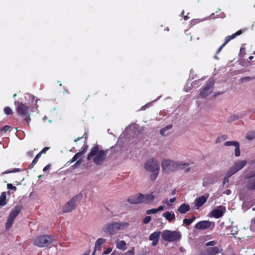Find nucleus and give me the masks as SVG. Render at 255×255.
Instances as JSON below:
<instances>
[{"mask_svg":"<svg viewBox=\"0 0 255 255\" xmlns=\"http://www.w3.org/2000/svg\"><path fill=\"white\" fill-rule=\"evenodd\" d=\"M106 155L107 150H99V145H96L91 148L88 155L87 160H90L94 156L93 162L97 165H100L106 159Z\"/></svg>","mask_w":255,"mask_h":255,"instance_id":"1","label":"nucleus"},{"mask_svg":"<svg viewBox=\"0 0 255 255\" xmlns=\"http://www.w3.org/2000/svg\"><path fill=\"white\" fill-rule=\"evenodd\" d=\"M189 165L188 163L176 162L169 159L164 160L161 163L162 171L164 173H168L179 169H183Z\"/></svg>","mask_w":255,"mask_h":255,"instance_id":"2","label":"nucleus"},{"mask_svg":"<svg viewBox=\"0 0 255 255\" xmlns=\"http://www.w3.org/2000/svg\"><path fill=\"white\" fill-rule=\"evenodd\" d=\"M144 168L146 171L151 172L150 180L152 181H155L158 176L160 170L159 162L153 158H150L145 163Z\"/></svg>","mask_w":255,"mask_h":255,"instance_id":"3","label":"nucleus"},{"mask_svg":"<svg viewBox=\"0 0 255 255\" xmlns=\"http://www.w3.org/2000/svg\"><path fill=\"white\" fill-rule=\"evenodd\" d=\"M14 105L16 106V111L17 114L22 116H26L24 121L29 125V123L31 121L30 115L28 114L29 107L18 101L14 102Z\"/></svg>","mask_w":255,"mask_h":255,"instance_id":"4","label":"nucleus"},{"mask_svg":"<svg viewBox=\"0 0 255 255\" xmlns=\"http://www.w3.org/2000/svg\"><path fill=\"white\" fill-rule=\"evenodd\" d=\"M53 240L51 236L42 235L36 237L33 242V244L40 248L47 247L53 243Z\"/></svg>","mask_w":255,"mask_h":255,"instance_id":"5","label":"nucleus"},{"mask_svg":"<svg viewBox=\"0 0 255 255\" xmlns=\"http://www.w3.org/2000/svg\"><path fill=\"white\" fill-rule=\"evenodd\" d=\"M161 237L163 240L171 242L179 240L181 238V234L179 231L166 230L163 231Z\"/></svg>","mask_w":255,"mask_h":255,"instance_id":"6","label":"nucleus"},{"mask_svg":"<svg viewBox=\"0 0 255 255\" xmlns=\"http://www.w3.org/2000/svg\"><path fill=\"white\" fill-rule=\"evenodd\" d=\"M82 197L83 196L81 194H78L74 196L63 206V212L68 213L72 211V210L76 208V203L80 202Z\"/></svg>","mask_w":255,"mask_h":255,"instance_id":"7","label":"nucleus"},{"mask_svg":"<svg viewBox=\"0 0 255 255\" xmlns=\"http://www.w3.org/2000/svg\"><path fill=\"white\" fill-rule=\"evenodd\" d=\"M215 225V223L214 222L204 220L198 222L195 226V229L200 230H205L208 229L212 230Z\"/></svg>","mask_w":255,"mask_h":255,"instance_id":"8","label":"nucleus"},{"mask_svg":"<svg viewBox=\"0 0 255 255\" xmlns=\"http://www.w3.org/2000/svg\"><path fill=\"white\" fill-rule=\"evenodd\" d=\"M214 82L213 80L209 79L205 84L204 88L200 92V96L202 98H205L213 92Z\"/></svg>","mask_w":255,"mask_h":255,"instance_id":"9","label":"nucleus"},{"mask_svg":"<svg viewBox=\"0 0 255 255\" xmlns=\"http://www.w3.org/2000/svg\"><path fill=\"white\" fill-rule=\"evenodd\" d=\"M118 226H119V222L109 223L105 226L103 230L105 232L108 233L111 235H113L119 230Z\"/></svg>","mask_w":255,"mask_h":255,"instance_id":"10","label":"nucleus"},{"mask_svg":"<svg viewBox=\"0 0 255 255\" xmlns=\"http://www.w3.org/2000/svg\"><path fill=\"white\" fill-rule=\"evenodd\" d=\"M139 197L140 199V204H150L152 203L155 199V196L153 193L146 194L139 193Z\"/></svg>","mask_w":255,"mask_h":255,"instance_id":"11","label":"nucleus"},{"mask_svg":"<svg viewBox=\"0 0 255 255\" xmlns=\"http://www.w3.org/2000/svg\"><path fill=\"white\" fill-rule=\"evenodd\" d=\"M224 145L226 146L233 145L235 147V155L238 157L241 154V151L240 148V144L237 141H228L224 143Z\"/></svg>","mask_w":255,"mask_h":255,"instance_id":"12","label":"nucleus"},{"mask_svg":"<svg viewBox=\"0 0 255 255\" xmlns=\"http://www.w3.org/2000/svg\"><path fill=\"white\" fill-rule=\"evenodd\" d=\"M222 250L219 247H212L207 248L204 253V255H216L218 254Z\"/></svg>","mask_w":255,"mask_h":255,"instance_id":"13","label":"nucleus"},{"mask_svg":"<svg viewBox=\"0 0 255 255\" xmlns=\"http://www.w3.org/2000/svg\"><path fill=\"white\" fill-rule=\"evenodd\" d=\"M22 209V207L20 205L16 206L11 211L9 217L14 219L20 213Z\"/></svg>","mask_w":255,"mask_h":255,"instance_id":"14","label":"nucleus"},{"mask_svg":"<svg viewBox=\"0 0 255 255\" xmlns=\"http://www.w3.org/2000/svg\"><path fill=\"white\" fill-rule=\"evenodd\" d=\"M246 29H240L238 31H237L235 33L229 35L228 36H226L225 38V42L224 43L227 44L229 41H230L231 40L234 39L237 36H239L242 34L244 31H245Z\"/></svg>","mask_w":255,"mask_h":255,"instance_id":"15","label":"nucleus"},{"mask_svg":"<svg viewBox=\"0 0 255 255\" xmlns=\"http://www.w3.org/2000/svg\"><path fill=\"white\" fill-rule=\"evenodd\" d=\"M246 29H240L238 31H237L235 33L229 35L228 36H226L225 38V42L224 43L227 44L229 41H230L231 40L234 39L237 36H239L242 34L244 31H245Z\"/></svg>","mask_w":255,"mask_h":255,"instance_id":"16","label":"nucleus"},{"mask_svg":"<svg viewBox=\"0 0 255 255\" xmlns=\"http://www.w3.org/2000/svg\"><path fill=\"white\" fill-rule=\"evenodd\" d=\"M140 201V199L139 197V193L136 195L129 197L127 200V201L131 204H139Z\"/></svg>","mask_w":255,"mask_h":255,"instance_id":"17","label":"nucleus"},{"mask_svg":"<svg viewBox=\"0 0 255 255\" xmlns=\"http://www.w3.org/2000/svg\"><path fill=\"white\" fill-rule=\"evenodd\" d=\"M247 161L246 160L238 161L234 163L233 167L235 169V172H237L245 167Z\"/></svg>","mask_w":255,"mask_h":255,"instance_id":"18","label":"nucleus"},{"mask_svg":"<svg viewBox=\"0 0 255 255\" xmlns=\"http://www.w3.org/2000/svg\"><path fill=\"white\" fill-rule=\"evenodd\" d=\"M207 200V198L204 196H202L196 199L195 201V206L197 208L202 206L204 204Z\"/></svg>","mask_w":255,"mask_h":255,"instance_id":"19","label":"nucleus"},{"mask_svg":"<svg viewBox=\"0 0 255 255\" xmlns=\"http://www.w3.org/2000/svg\"><path fill=\"white\" fill-rule=\"evenodd\" d=\"M106 242V239L103 238L98 239L95 242V251H100L102 250V245Z\"/></svg>","mask_w":255,"mask_h":255,"instance_id":"20","label":"nucleus"},{"mask_svg":"<svg viewBox=\"0 0 255 255\" xmlns=\"http://www.w3.org/2000/svg\"><path fill=\"white\" fill-rule=\"evenodd\" d=\"M246 187L248 190H255V178L249 179L246 183Z\"/></svg>","mask_w":255,"mask_h":255,"instance_id":"21","label":"nucleus"},{"mask_svg":"<svg viewBox=\"0 0 255 255\" xmlns=\"http://www.w3.org/2000/svg\"><path fill=\"white\" fill-rule=\"evenodd\" d=\"M190 206L188 204L183 203L178 208L177 211L181 214H185L190 210Z\"/></svg>","mask_w":255,"mask_h":255,"instance_id":"22","label":"nucleus"},{"mask_svg":"<svg viewBox=\"0 0 255 255\" xmlns=\"http://www.w3.org/2000/svg\"><path fill=\"white\" fill-rule=\"evenodd\" d=\"M163 217H164L169 222H171L175 219V216L174 213L172 212L167 211L163 213Z\"/></svg>","mask_w":255,"mask_h":255,"instance_id":"23","label":"nucleus"},{"mask_svg":"<svg viewBox=\"0 0 255 255\" xmlns=\"http://www.w3.org/2000/svg\"><path fill=\"white\" fill-rule=\"evenodd\" d=\"M115 243L117 249L122 251H125L127 249V244L125 241L117 240Z\"/></svg>","mask_w":255,"mask_h":255,"instance_id":"24","label":"nucleus"},{"mask_svg":"<svg viewBox=\"0 0 255 255\" xmlns=\"http://www.w3.org/2000/svg\"><path fill=\"white\" fill-rule=\"evenodd\" d=\"M211 215L215 218H219L224 215L223 211L219 209H213L211 212Z\"/></svg>","mask_w":255,"mask_h":255,"instance_id":"25","label":"nucleus"},{"mask_svg":"<svg viewBox=\"0 0 255 255\" xmlns=\"http://www.w3.org/2000/svg\"><path fill=\"white\" fill-rule=\"evenodd\" d=\"M6 195L5 192L1 193L0 196V206H3L6 204Z\"/></svg>","mask_w":255,"mask_h":255,"instance_id":"26","label":"nucleus"},{"mask_svg":"<svg viewBox=\"0 0 255 255\" xmlns=\"http://www.w3.org/2000/svg\"><path fill=\"white\" fill-rule=\"evenodd\" d=\"M160 234L161 232L159 231L153 232L149 236V240L150 241L159 240Z\"/></svg>","mask_w":255,"mask_h":255,"instance_id":"27","label":"nucleus"},{"mask_svg":"<svg viewBox=\"0 0 255 255\" xmlns=\"http://www.w3.org/2000/svg\"><path fill=\"white\" fill-rule=\"evenodd\" d=\"M172 127V125H167L160 130V133L162 135H166L168 134V132H166V130L171 129Z\"/></svg>","mask_w":255,"mask_h":255,"instance_id":"28","label":"nucleus"},{"mask_svg":"<svg viewBox=\"0 0 255 255\" xmlns=\"http://www.w3.org/2000/svg\"><path fill=\"white\" fill-rule=\"evenodd\" d=\"M14 220V219L11 218L8 216L5 223V228L6 229H8L12 227L13 224Z\"/></svg>","mask_w":255,"mask_h":255,"instance_id":"29","label":"nucleus"},{"mask_svg":"<svg viewBox=\"0 0 255 255\" xmlns=\"http://www.w3.org/2000/svg\"><path fill=\"white\" fill-rule=\"evenodd\" d=\"M129 225V224L128 222L124 223H119L118 228L119 230H124L127 228H128Z\"/></svg>","mask_w":255,"mask_h":255,"instance_id":"30","label":"nucleus"},{"mask_svg":"<svg viewBox=\"0 0 255 255\" xmlns=\"http://www.w3.org/2000/svg\"><path fill=\"white\" fill-rule=\"evenodd\" d=\"M246 138L248 140H253L255 138V132L251 131L247 133Z\"/></svg>","mask_w":255,"mask_h":255,"instance_id":"31","label":"nucleus"},{"mask_svg":"<svg viewBox=\"0 0 255 255\" xmlns=\"http://www.w3.org/2000/svg\"><path fill=\"white\" fill-rule=\"evenodd\" d=\"M255 79V77H249V76H247V77H243V78H241L239 79V81L241 82V83H244V82H249L251 80H254Z\"/></svg>","mask_w":255,"mask_h":255,"instance_id":"32","label":"nucleus"},{"mask_svg":"<svg viewBox=\"0 0 255 255\" xmlns=\"http://www.w3.org/2000/svg\"><path fill=\"white\" fill-rule=\"evenodd\" d=\"M255 177V170L247 173L245 175L246 179H251V178Z\"/></svg>","mask_w":255,"mask_h":255,"instance_id":"33","label":"nucleus"},{"mask_svg":"<svg viewBox=\"0 0 255 255\" xmlns=\"http://www.w3.org/2000/svg\"><path fill=\"white\" fill-rule=\"evenodd\" d=\"M235 169L233 168V167H231L229 171L227 172L226 175L229 177H230L232 175L236 173Z\"/></svg>","mask_w":255,"mask_h":255,"instance_id":"34","label":"nucleus"},{"mask_svg":"<svg viewBox=\"0 0 255 255\" xmlns=\"http://www.w3.org/2000/svg\"><path fill=\"white\" fill-rule=\"evenodd\" d=\"M4 112L5 114L9 115L12 114V111L11 108L9 107H5L4 108Z\"/></svg>","mask_w":255,"mask_h":255,"instance_id":"35","label":"nucleus"},{"mask_svg":"<svg viewBox=\"0 0 255 255\" xmlns=\"http://www.w3.org/2000/svg\"><path fill=\"white\" fill-rule=\"evenodd\" d=\"M217 244V242L216 241H210V242H208L207 243H206L205 244V246H213V247H215L214 246L216 245Z\"/></svg>","mask_w":255,"mask_h":255,"instance_id":"36","label":"nucleus"},{"mask_svg":"<svg viewBox=\"0 0 255 255\" xmlns=\"http://www.w3.org/2000/svg\"><path fill=\"white\" fill-rule=\"evenodd\" d=\"M21 171V169H19V168H14L13 170H7V171H5V172H4V174H8V173H15V172H19Z\"/></svg>","mask_w":255,"mask_h":255,"instance_id":"37","label":"nucleus"},{"mask_svg":"<svg viewBox=\"0 0 255 255\" xmlns=\"http://www.w3.org/2000/svg\"><path fill=\"white\" fill-rule=\"evenodd\" d=\"M176 200V198L175 197H173V198L170 199L169 201L168 200H166L164 203L166 204L167 205H170L171 204L175 202Z\"/></svg>","mask_w":255,"mask_h":255,"instance_id":"38","label":"nucleus"},{"mask_svg":"<svg viewBox=\"0 0 255 255\" xmlns=\"http://www.w3.org/2000/svg\"><path fill=\"white\" fill-rule=\"evenodd\" d=\"M157 213V211L156 209H151L146 211L147 214H156Z\"/></svg>","mask_w":255,"mask_h":255,"instance_id":"39","label":"nucleus"},{"mask_svg":"<svg viewBox=\"0 0 255 255\" xmlns=\"http://www.w3.org/2000/svg\"><path fill=\"white\" fill-rule=\"evenodd\" d=\"M183 222L185 225L189 226L192 223V221H190V219L185 218L183 219Z\"/></svg>","mask_w":255,"mask_h":255,"instance_id":"40","label":"nucleus"},{"mask_svg":"<svg viewBox=\"0 0 255 255\" xmlns=\"http://www.w3.org/2000/svg\"><path fill=\"white\" fill-rule=\"evenodd\" d=\"M151 221V217L150 216H146L143 219V223L145 224H148Z\"/></svg>","mask_w":255,"mask_h":255,"instance_id":"41","label":"nucleus"},{"mask_svg":"<svg viewBox=\"0 0 255 255\" xmlns=\"http://www.w3.org/2000/svg\"><path fill=\"white\" fill-rule=\"evenodd\" d=\"M126 255H134V248H132L131 250H128L125 253Z\"/></svg>","mask_w":255,"mask_h":255,"instance_id":"42","label":"nucleus"},{"mask_svg":"<svg viewBox=\"0 0 255 255\" xmlns=\"http://www.w3.org/2000/svg\"><path fill=\"white\" fill-rule=\"evenodd\" d=\"M77 157H76L75 155H74L72 158V159H71L69 161H68L67 162V164L68 165H70V164H71L72 163H73V162L75 161L76 160H77Z\"/></svg>","mask_w":255,"mask_h":255,"instance_id":"43","label":"nucleus"},{"mask_svg":"<svg viewBox=\"0 0 255 255\" xmlns=\"http://www.w3.org/2000/svg\"><path fill=\"white\" fill-rule=\"evenodd\" d=\"M77 157H76L75 155H74L72 158V159H71L69 161H68L67 162V164L68 165H70V164H71L72 163H73V162L75 161L76 160H77Z\"/></svg>","mask_w":255,"mask_h":255,"instance_id":"44","label":"nucleus"},{"mask_svg":"<svg viewBox=\"0 0 255 255\" xmlns=\"http://www.w3.org/2000/svg\"><path fill=\"white\" fill-rule=\"evenodd\" d=\"M7 188L9 189L13 190L15 191L16 190V187L12 185V184L8 183L7 184Z\"/></svg>","mask_w":255,"mask_h":255,"instance_id":"45","label":"nucleus"},{"mask_svg":"<svg viewBox=\"0 0 255 255\" xmlns=\"http://www.w3.org/2000/svg\"><path fill=\"white\" fill-rule=\"evenodd\" d=\"M200 21L199 19H192L191 21V24L192 25H195L196 23L199 22Z\"/></svg>","mask_w":255,"mask_h":255,"instance_id":"46","label":"nucleus"},{"mask_svg":"<svg viewBox=\"0 0 255 255\" xmlns=\"http://www.w3.org/2000/svg\"><path fill=\"white\" fill-rule=\"evenodd\" d=\"M112 251V249L111 248H108L106 250H105L103 255H108L110 254Z\"/></svg>","mask_w":255,"mask_h":255,"instance_id":"47","label":"nucleus"},{"mask_svg":"<svg viewBox=\"0 0 255 255\" xmlns=\"http://www.w3.org/2000/svg\"><path fill=\"white\" fill-rule=\"evenodd\" d=\"M10 128V127L9 126H7V125L4 126L2 127L1 130L4 131V132H6Z\"/></svg>","mask_w":255,"mask_h":255,"instance_id":"48","label":"nucleus"},{"mask_svg":"<svg viewBox=\"0 0 255 255\" xmlns=\"http://www.w3.org/2000/svg\"><path fill=\"white\" fill-rule=\"evenodd\" d=\"M226 44L224 43L217 50V51H216V54H218V53H219L220 52V51L222 50V49H223V48L226 45Z\"/></svg>","mask_w":255,"mask_h":255,"instance_id":"49","label":"nucleus"},{"mask_svg":"<svg viewBox=\"0 0 255 255\" xmlns=\"http://www.w3.org/2000/svg\"><path fill=\"white\" fill-rule=\"evenodd\" d=\"M82 162V160L81 159H79L76 161V162L74 164V165L73 166L74 167H77V166L80 165Z\"/></svg>","mask_w":255,"mask_h":255,"instance_id":"50","label":"nucleus"},{"mask_svg":"<svg viewBox=\"0 0 255 255\" xmlns=\"http://www.w3.org/2000/svg\"><path fill=\"white\" fill-rule=\"evenodd\" d=\"M230 119H231L230 121H235V120H238L239 119V117L238 116L233 115V116H231L230 117Z\"/></svg>","mask_w":255,"mask_h":255,"instance_id":"51","label":"nucleus"},{"mask_svg":"<svg viewBox=\"0 0 255 255\" xmlns=\"http://www.w3.org/2000/svg\"><path fill=\"white\" fill-rule=\"evenodd\" d=\"M229 178L230 177H229L227 175L225 176V177H224V179L223 183V185H224L226 183L229 182Z\"/></svg>","mask_w":255,"mask_h":255,"instance_id":"52","label":"nucleus"},{"mask_svg":"<svg viewBox=\"0 0 255 255\" xmlns=\"http://www.w3.org/2000/svg\"><path fill=\"white\" fill-rule=\"evenodd\" d=\"M84 151H80L78 153H76L75 155L77 157V158H79L81 155H83Z\"/></svg>","mask_w":255,"mask_h":255,"instance_id":"53","label":"nucleus"},{"mask_svg":"<svg viewBox=\"0 0 255 255\" xmlns=\"http://www.w3.org/2000/svg\"><path fill=\"white\" fill-rule=\"evenodd\" d=\"M50 167V164L47 165L43 169V172H46L47 170H49Z\"/></svg>","mask_w":255,"mask_h":255,"instance_id":"54","label":"nucleus"},{"mask_svg":"<svg viewBox=\"0 0 255 255\" xmlns=\"http://www.w3.org/2000/svg\"><path fill=\"white\" fill-rule=\"evenodd\" d=\"M49 148L48 147H44L41 151H40L41 153H45L46 151Z\"/></svg>","mask_w":255,"mask_h":255,"instance_id":"55","label":"nucleus"},{"mask_svg":"<svg viewBox=\"0 0 255 255\" xmlns=\"http://www.w3.org/2000/svg\"><path fill=\"white\" fill-rule=\"evenodd\" d=\"M38 159H36V157H35L34 159L32 160L31 164L32 165H35L37 163V162L38 161Z\"/></svg>","mask_w":255,"mask_h":255,"instance_id":"56","label":"nucleus"},{"mask_svg":"<svg viewBox=\"0 0 255 255\" xmlns=\"http://www.w3.org/2000/svg\"><path fill=\"white\" fill-rule=\"evenodd\" d=\"M164 206H160L157 208H156L157 212L160 211H162L164 209Z\"/></svg>","mask_w":255,"mask_h":255,"instance_id":"57","label":"nucleus"},{"mask_svg":"<svg viewBox=\"0 0 255 255\" xmlns=\"http://www.w3.org/2000/svg\"><path fill=\"white\" fill-rule=\"evenodd\" d=\"M152 241L153 242L152 243V245L153 246H156L159 240H156H156L155 241V240H153Z\"/></svg>","mask_w":255,"mask_h":255,"instance_id":"58","label":"nucleus"},{"mask_svg":"<svg viewBox=\"0 0 255 255\" xmlns=\"http://www.w3.org/2000/svg\"><path fill=\"white\" fill-rule=\"evenodd\" d=\"M224 193L226 194L227 195H230L231 193V191L230 189H227L225 192H224Z\"/></svg>","mask_w":255,"mask_h":255,"instance_id":"59","label":"nucleus"},{"mask_svg":"<svg viewBox=\"0 0 255 255\" xmlns=\"http://www.w3.org/2000/svg\"><path fill=\"white\" fill-rule=\"evenodd\" d=\"M88 148V146L87 145H86L84 148L83 149H82V150L81 151H84L83 152V154L85 153V152H86L87 151V149Z\"/></svg>","mask_w":255,"mask_h":255,"instance_id":"60","label":"nucleus"},{"mask_svg":"<svg viewBox=\"0 0 255 255\" xmlns=\"http://www.w3.org/2000/svg\"><path fill=\"white\" fill-rule=\"evenodd\" d=\"M27 154L30 157H32L33 156V152L32 151H29L27 152Z\"/></svg>","mask_w":255,"mask_h":255,"instance_id":"61","label":"nucleus"},{"mask_svg":"<svg viewBox=\"0 0 255 255\" xmlns=\"http://www.w3.org/2000/svg\"><path fill=\"white\" fill-rule=\"evenodd\" d=\"M41 154H42V153H40V152H39V153H38L36 155V156H35L36 158L38 159L41 157Z\"/></svg>","mask_w":255,"mask_h":255,"instance_id":"62","label":"nucleus"},{"mask_svg":"<svg viewBox=\"0 0 255 255\" xmlns=\"http://www.w3.org/2000/svg\"><path fill=\"white\" fill-rule=\"evenodd\" d=\"M196 219V217L194 216H192L190 219H189L190 220V221H192V223Z\"/></svg>","mask_w":255,"mask_h":255,"instance_id":"63","label":"nucleus"},{"mask_svg":"<svg viewBox=\"0 0 255 255\" xmlns=\"http://www.w3.org/2000/svg\"><path fill=\"white\" fill-rule=\"evenodd\" d=\"M176 189H174V190L172 191V192H171V194H172V195H174L176 194Z\"/></svg>","mask_w":255,"mask_h":255,"instance_id":"64","label":"nucleus"}]
</instances>
